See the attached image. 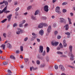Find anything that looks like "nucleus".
<instances>
[{
	"label": "nucleus",
	"instance_id": "nucleus-1",
	"mask_svg": "<svg viewBox=\"0 0 75 75\" xmlns=\"http://www.w3.org/2000/svg\"><path fill=\"white\" fill-rule=\"evenodd\" d=\"M32 35H33V36L31 39V41H34L35 39L37 37V35L35 34L34 33H32Z\"/></svg>",
	"mask_w": 75,
	"mask_h": 75
},
{
	"label": "nucleus",
	"instance_id": "nucleus-2",
	"mask_svg": "<svg viewBox=\"0 0 75 75\" xmlns=\"http://www.w3.org/2000/svg\"><path fill=\"white\" fill-rule=\"evenodd\" d=\"M51 44L53 46L57 47L59 43L58 42H56L54 41H52L51 42Z\"/></svg>",
	"mask_w": 75,
	"mask_h": 75
},
{
	"label": "nucleus",
	"instance_id": "nucleus-3",
	"mask_svg": "<svg viewBox=\"0 0 75 75\" xmlns=\"http://www.w3.org/2000/svg\"><path fill=\"white\" fill-rule=\"evenodd\" d=\"M59 19L60 20V22L61 23H64V24L66 23V20H65V19L63 18H60Z\"/></svg>",
	"mask_w": 75,
	"mask_h": 75
},
{
	"label": "nucleus",
	"instance_id": "nucleus-4",
	"mask_svg": "<svg viewBox=\"0 0 75 75\" xmlns=\"http://www.w3.org/2000/svg\"><path fill=\"white\" fill-rule=\"evenodd\" d=\"M18 31H16L17 34H20V33H22V31H23V30L20 29V28H18Z\"/></svg>",
	"mask_w": 75,
	"mask_h": 75
},
{
	"label": "nucleus",
	"instance_id": "nucleus-5",
	"mask_svg": "<svg viewBox=\"0 0 75 75\" xmlns=\"http://www.w3.org/2000/svg\"><path fill=\"white\" fill-rule=\"evenodd\" d=\"M59 67L62 71H65V68H64V66L62 65H60L59 66Z\"/></svg>",
	"mask_w": 75,
	"mask_h": 75
},
{
	"label": "nucleus",
	"instance_id": "nucleus-6",
	"mask_svg": "<svg viewBox=\"0 0 75 75\" xmlns=\"http://www.w3.org/2000/svg\"><path fill=\"white\" fill-rule=\"evenodd\" d=\"M44 10L46 12L48 11V6L47 5L44 6Z\"/></svg>",
	"mask_w": 75,
	"mask_h": 75
},
{
	"label": "nucleus",
	"instance_id": "nucleus-7",
	"mask_svg": "<svg viewBox=\"0 0 75 75\" xmlns=\"http://www.w3.org/2000/svg\"><path fill=\"white\" fill-rule=\"evenodd\" d=\"M51 26L50 25L48 27V28L47 29V32L48 33H50V32L51 31Z\"/></svg>",
	"mask_w": 75,
	"mask_h": 75
},
{
	"label": "nucleus",
	"instance_id": "nucleus-8",
	"mask_svg": "<svg viewBox=\"0 0 75 75\" xmlns=\"http://www.w3.org/2000/svg\"><path fill=\"white\" fill-rule=\"evenodd\" d=\"M69 55L71 56L70 57V60H71V61L74 60V55L72 54V53L71 52V53H69Z\"/></svg>",
	"mask_w": 75,
	"mask_h": 75
},
{
	"label": "nucleus",
	"instance_id": "nucleus-9",
	"mask_svg": "<svg viewBox=\"0 0 75 75\" xmlns=\"http://www.w3.org/2000/svg\"><path fill=\"white\" fill-rule=\"evenodd\" d=\"M43 27V23H41L39 24L38 25V27L39 28H42Z\"/></svg>",
	"mask_w": 75,
	"mask_h": 75
},
{
	"label": "nucleus",
	"instance_id": "nucleus-10",
	"mask_svg": "<svg viewBox=\"0 0 75 75\" xmlns=\"http://www.w3.org/2000/svg\"><path fill=\"white\" fill-rule=\"evenodd\" d=\"M39 49L40 51L41 52H43V46H40L39 47Z\"/></svg>",
	"mask_w": 75,
	"mask_h": 75
},
{
	"label": "nucleus",
	"instance_id": "nucleus-11",
	"mask_svg": "<svg viewBox=\"0 0 75 75\" xmlns=\"http://www.w3.org/2000/svg\"><path fill=\"white\" fill-rule=\"evenodd\" d=\"M7 9V7H5L4 9L1 11V10H0V14H1V13H3V12H4V11L6 10Z\"/></svg>",
	"mask_w": 75,
	"mask_h": 75
},
{
	"label": "nucleus",
	"instance_id": "nucleus-12",
	"mask_svg": "<svg viewBox=\"0 0 75 75\" xmlns=\"http://www.w3.org/2000/svg\"><path fill=\"white\" fill-rule=\"evenodd\" d=\"M39 34L41 35H42L44 34V30H40L39 31Z\"/></svg>",
	"mask_w": 75,
	"mask_h": 75
},
{
	"label": "nucleus",
	"instance_id": "nucleus-13",
	"mask_svg": "<svg viewBox=\"0 0 75 75\" xmlns=\"http://www.w3.org/2000/svg\"><path fill=\"white\" fill-rule=\"evenodd\" d=\"M7 46L8 48H11V45L9 43H7Z\"/></svg>",
	"mask_w": 75,
	"mask_h": 75
},
{
	"label": "nucleus",
	"instance_id": "nucleus-14",
	"mask_svg": "<svg viewBox=\"0 0 75 75\" xmlns=\"http://www.w3.org/2000/svg\"><path fill=\"white\" fill-rule=\"evenodd\" d=\"M38 14H40V11L39 10H37L35 13V16H36V15Z\"/></svg>",
	"mask_w": 75,
	"mask_h": 75
},
{
	"label": "nucleus",
	"instance_id": "nucleus-15",
	"mask_svg": "<svg viewBox=\"0 0 75 75\" xmlns=\"http://www.w3.org/2000/svg\"><path fill=\"white\" fill-rule=\"evenodd\" d=\"M60 10V7H57V8H56L55 11L56 12H58V11H59Z\"/></svg>",
	"mask_w": 75,
	"mask_h": 75
},
{
	"label": "nucleus",
	"instance_id": "nucleus-16",
	"mask_svg": "<svg viewBox=\"0 0 75 75\" xmlns=\"http://www.w3.org/2000/svg\"><path fill=\"white\" fill-rule=\"evenodd\" d=\"M64 27H65L66 30H68V29L69 28V26H68V25H64Z\"/></svg>",
	"mask_w": 75,
	"mask_h": 75
},
{
	"label": "nucleus",
	"instance_id": "nucleus-17",
	"mask_svg": "<svg viewBox=\"0 0 75 75\" xmlns=\"http://www.w3.org/2000/svg\"><path fill=\"white\" fill-rule=\"evenodd\" d=\"M10 68L12 71H13L15 69V67L12 65H11Z\"/></svg>",
	"mask_w": 75,
	"mask_h": 75
},
{
	"label": "nucleus",
	"instance_id": "nucleus-18",
	"mask_svg": "<svg viewBox=\"0 0 75 75\" xmlns=\"http://www.w3.org/2000/svg\"><path fill=\"white\" fill-rule=\"evenodd\" d=\"M38 58L39 59H41V60H42V56L40 55H39L38 56Z\"/></svg>",
	"mask_w": 75,
	"mask_h": 75
},
{
	"label": "nucleus",
	"instance_id": "nucleus-19",
	"mask_svg": "<svg viewBox=\"0 0 75 75\" xmlns=\"http://www.w3.org/2000/svg\"><path fill=\"white\" fill-rule=\"evenodd\" d=\"M69 49L71 51V52L69 54H71V53H72V46H70L69 47Z\"/></svg>",
	"mask_w": 75,
	"mask_h": 75
},
{
	"label": "nucleus",
	"instance_id": "nucleus-20",
	"mask_svg": "<svg viewBox=\"0 0 75 75\" xmlns=\"http://www.w3.org/2000/svg\"><path fill=\"white\" fill-rule=\"evenodd\" d=\"M12 16V14H10L8 16V20L9 21H10V19L11 18V16Z\"/></svg>",
	"mask_w": 75,
	"mask_h": 75
},
{
	"label": "nucleus",
	"instance_id": "nucleus-21",
	"mask_svg": "<svg viewBox=\"0 0 75 75\" xmlns=\"http://www.w3.org/2000/svg\"><path fill=\"white\" fill-rule=\"evenodd\" d=\"M68 19L69 21V24H72V22H71V19L69 18H68Z\"/></svg>",
	"mask_w": 75,
	"mask_h": 75
},
{
	"label": "nucleus",
	"instance_id": "nucleus-22",
	"mask_svg": "<svg viewBox=\"0 0 75 75\" xmlns=\"http://www.w3.org/2000/svg\"><path fill=\"white\" fill-rule=\"evenodd\" d=\"M8 62H3V65H8Z\"/></svg>",
	"mask_w": 75,
	"mask_h": 75
},
{
	"label": "nucleus",
	"instance_id": "nucleus-23",
	"mask_svg": "<svg viewBox=\"0 0 75 75\" xmlns=\"http://www.w3.org/2000/svg\"><path fill=\"white\" fill-rule=\"evenodd\" d=\"M33 69V70H35V69L34 68V67L32 66V67H30V71H32V69Z\"/></svg>",
	"mask_w": 75,
	"mask_h": 75
},
{
	"label": "nucleus",
	"instance_id": "nucleus-24",
	"mask_svg": "<svg viewBox=\"0 0 75 75\" xmlns=\"http://www.w3.org/2000/svg\"><path fill=\"white\" fill-rule=\"evenodd\" d=\"M59 47H60L61 48H63V46H62V45L61 43H60V45L59 46Z\"/></svg>",
	"mask_w": 75,
	"mask_h": 75
},
{
	"label": "nucleus",
	"instance_id": "nucleus-25",
	"mask_svg": "<svg viewBox=\"0 0 75 75\" xmlns=\"http://www.w3.org/2000/svg\"><path fill=\"white\" fill-rule=\"evenodd\" d=\"M57 54H63V53H62V52H61L60 51H57Z\"/></svg>",
	"mask_w": 75,
	"mask_h": 75
},
{
	"label": "nucleus",
	"instance_id": "nucleus-26",
	"mask_svg": "<svg viewBox=\"0 0 75 75\" xmlns=\"http://www.w3.org/2000/svg\"><path fill=\"white\" fill-rule=\"evenodd\" d=\"M41 18L42 19V20H45L47 19V17H46L42 16V17Z\"/></svg>",
	"mask_w": 75,
	"mask_h": 75
},
{
	"label": "nucleus",
	"instance_id": "nucleus-27",
	"mask_svg": "<svg viewBox=\"0 0 75 75\" xmlns=\"http://www.w3.org/2000/svg\"><path fill=\"white\" fill-rule=\"evenodd\" d=\"M10 58H11V59H16V58H15V57L12 55L10 56Z\"/></svg>",
	"mask_w": 75,
	"mask_h": 75
},
{
	"label": "nucleus",
	"instance_id": "nucleus-28",
	"mask_svg": "<svg viewBox=\"0 0 75 75\" xmlns=\"http://www.w3.org/2000/svg\"><path fill=\"white\" fill-rule=\"evenodd\" d=\"M5 6H6V7H7V6H8V2L7 1H5Z\"/></svg>",
	"mask_w": 75,
	"mask_h": 75
},
{
	"label": "nucleus",
	"instance_id": "nucleus-29",
	"mask_svg": "<svg viewBox=\"0 0 75 75\" xmlns=\"http://www.w3.org/2000/svg\"><path fill=\"white\" fill-rule=\"evenodd\" d=\"M1 47H3V49L4 50V48H5V47H6V46H5V45L3 44L1 46Z\"/></svg>",
	"mask_w": 75,
	"mask_h": 75
},
{
	"label": "nucleus",
	"instance_id": "nucleus-30",
	"mask_svg": "<svg viewBox=\"0 0 75 75\" xmlns=\"http://www.w3.org/2000/svg\"><path fill=\"white\" fill-rule=\"evenodd\" d=\"M6 20H7V19H4L2 21H1V23H4V22H6Z\"/></svg>",
	"mask_w": 75,
	"mask_h": 75
},
{
	"label": "nucleus",
	"instance_id": "nucleus-31",
	"mask_svg": "<svg viewBox=\"0 0 75 75\" xmlns=\"http://www.w3.org/2000/svg\"><path fill=\"white\" fill-rule=\"evenodd\" d=\"M36 63L38 65H40V61L39 60H37L36 61Z\"/></svg>",
	"mask_w": 75,
	"mask_h": 75
},
{
	"label": "nucleus",
	"instance_id": "nucleus-32",
	"mask_svg": "<svg viewBox=\"0 0 75 75\" xmlns=\"http://www.w3.org/2000/svg\"><path fill=\"white\" fill-rule=\"evenodd\" d=\"M47 52H49L50 51V48L48 47H47Z\"/></svg>",
	"mask_w": 75,
	"mask_h": 75
},
{
	"label": "nucleus",
	"instance_id": "nucleus-33",
	"mask_svg": "<svg viewBox=\"0 0 75 75\" xmlns=\"http://www.w3.org/2000/svg\"><path fill=\"white\" fill-rule=\"evenodd\" d=\"M3 35L4 37V38H6V37L7 36V34L6 33H4L3 34Z\"/></svg>",
	"mask_w": 75,
	"mask_h": 75
},
{
	"label": "nucleus",
	"instance_id": "nucleus-34",
	"mask_svg": "<svg viewBox=\"0 0 75 75\" xmlns=\"http://www.w3.org/2000/svg\"><path fill=\"white\" fill-rule=\"evenodd\" d=\"M13 27H16L17 26V23H14L13 25Z\"/></svg>",
	"mask_w": 75,
	"mask_h": 75
},
{
	"label": "nucleus",
	"instance_id": "nucleus-35",
	"mask_svg": "<svg viewBox=\"0 0 75 75\" xmlns=\"http://www.w3.org/2000/svg\"><path fill=\"white\" fill-rule=\"evenodd\" d=\"M65 34H66L67 35H71V33H70L69 32H67V33L66 32L65 33Z\"/></svg>",
	"mask_w": 75,
	"mask_h": 75
},
{
	"label": "nucleus",
	"instance_id": "nucleus-36",
	"mask_svg": "<svg viewBox=\"0 0 75 75\" xmlns=\"http://www.w3.org/2000/svg\"><path fill=\"white\" fill-rule=\"evenodd\" d=\"M24 60L26 62H27L28 61V60H29V59L28 58H25L24 59Z\"/></svg>",
	"mask_w": 75,
	"mask_h": 75
},
{
	"label": "nucleus",
	"instance_id": "nucleus-37",
	"mask_svg": "<svg viewBox=\"0 0 75 75\" xmlns=\"http://www.w3.org/2000/svg\"><path fill=\"white\" fill-rule=\"evenodd\" d=\"M28 37H25L24 39V41H27V40H28Z\"/></svg>",
	"mask_w": 75,
	"mask_h": 75
},
{
	"label": "nucleus",
	"instance_id": "nucleus-38",
	"mask_svg": "<svg viewBox=\"0 0 75 75\" xmlns=\"http://www.w3.org/2000/svg\"><path fill=\"white\" fill-rule=\"evenodd\" d=\"M43 25H44V26H45V27H47L48 25L47 24L45 23H43Z\"/></svg>",
	"mask_w": 75,
	"mask_h": 75
},
{
	"label": "nucleus",
	"instance_id": "nucleus-39",
	"mask_svg": "<svg viewBox=\"0 0 75 75\" xmlns=\"http://www.w3.org/2000/svg\"><path fill=\"white\" fill-rule=\"evenodd\" d=\"M8 72L9 74H11L12 73V72L10 69L8 70Z\"/></svg>",
	"mask_w": 75,
	"mask_h": 75
},
{
	"label": "nucleus",
	"instance_id": "nucleus-40",
	"mask_svg": "<svg viewBox=\"0 0 75 75\" xmlns=\"http://www.w3.org/2000/svg\"><path fill=\"white\" fill-rule=\"evenodd\" d=\"M19 27H23V23H20L19 25Z\"/></svg>",
	"mask_w": 75,
	"mask_h": 75
},
{
	"label": "nucleus",
	"instance_id": "nucleus-41",
	"mask_svg": "<svg viewBox=\"0 0 75 75\" xmlns=\"http://www.w3.org/2000/svg\"><path fill=\"white\" fill-rule=\"evenodd\" d=\"M68 67H69V68H74V67L72 66H71L69 65H68Z\"/></svg>",
	"mask_w": 75,
	"mask_h": 75
},
{
	"label": "nucleus",
	"instance_id": "nucleus-42",
	"mask_svg": "<svg viewBox=\"0 0 75 75\" xmlns=\"http://www.w3.org/2000/svg\"><path fill=\"white\" fill-rule=\"evenodd\" d=\"M44 67H45V64H42L40 66L41 68H42Z\"/></svg>",
	"mask_w": 75,
	"mask_h": 75
},
{
	"label": "nucleus",
	"instance_id": "nucleus-43",
	"mask_svg": "<svg viewBox=\"0 0 75 75\" xmlns=\"http://www.w3.org/2000/svg\"><path fill=\"white\" fill-rule=\"evenodd\" d=\"M21 50V51H23V46H20Z\"/></svg>",
	"mask_w": 75,
	"mask_h": 75
},
{
	"label": "nucleus",
	"instance_id": "nucleus-44",
	"mask_svg": "<svg viewBox=\"0 0 75 75\" xmlns=\"http://www.w3.org/2000/svg\"><path fill=\"white\" fill-rule=\"evenodd\" d=\"M54 68L55 69H57L58 68V66L56 65L54 66Z\"/></svg>",
	"mask_w": 75,
	"mask_h": 75
},
{
	"label": "nucleus",
	"instance_id": "nucleus-45",
	"mask_svg": "<svg viewBox=\"0 0 75 75\" xmlns=\"http://www.w3.org/2000/svg\"><path fill=\"white\" fill-rule=\"evenodd\" d=\"M31 8V6H29L28 7L27 9L28 10Z\"/></svg>",
	"mask_w": 75,
	"mask_h": 75
},
{
	"label": "nucleus",
	"instance_id": "nucleus-46",
	"mask_svg": "<svg viewBox=\"0 0 75 75\" xmlns=\"http://www.w3.org/2000/svg\"><path fill=\"white\" fill-rule=\"evenodd\" d=\"M4 13H9V12H10V11H6V10H5L4 11Z\"/></svg>",
	"mask_w": 75,
	"mask_h": 75
},
{
	"label": "nucleus",
	"instance_id": "nucleus-47",
	"mask_svg": "<svg viewBox=\"0 0 75 75\" xmlns=\"http://www.w3.org/2000/svg\"><path fill=\"white\" fill-rule=\"evenodd\" d=\"M62 11L63 13H66V12H67V10L65 9H63L62 10Z\"/></svg>",
	"mask_w": 75,
	"mask_h": 75
},
{
	"label": "nucleus",
	"instance_id": "nucleus-48",
	"mask_svg": "<svg viewBox=\"0 0 75 75\" xmlns=\"http://www.w3.org/2000/svg\"><path fill=\"white\" fill-rule=\"evenodd\" d=\"M45 55V51L44 50L43 52L42 55H43V56H44Z\"/></svg>",
	"mask_w": 75,
	"mask_h": 75
},
{
	"label": "nucleus",
	"instance_id": "nucleus-49",
	"mask_svg": "<svg viewBox=\"0 0 75 75\" xmlns=\"http://www.w3.org/2000/svg\"><path fill=\"white\" fill-rule=\"evenodd\" d=\"M67 4V3L66 2H64L62 3V5H66Z\"/></svg>",
	"mask_w": 75,
	"mask_h": 75
},
{
	"label": "nucleus",
	"instance_id": "nucleus-50",
	"mask_svg": "<svg viewBox=\"0 0 75 75\" xmlns=\"http://www.w3.org/2000/svg\"><path fill=\"white\" fill-rule=\"evenodd\" d=\"M63 45L64 47H67V44L66 43H63Z\"/></svg>",
	"mask_w": 75,
	"mask_h": 75
},
{
	"label": "nucleus",
	"instance_id": "nucleus-51",
	"mask_svg": "<svg viewBox=\"0 0 75 75\" xmlns=\"http://www.w3.org/2000/svg\"><path fill=\"white\" fill-rule=\"evenodd\" d=\"M32 18H33V20H36V18H35V17H34V16H32Z\"/></svg>",
	"mask_w": 75,
	"mask_h": 75
},
{
	"label": "nucleus",
	"instance_id": "nucleus-52",
	"mask_svg": "<svg viewBox=\"0 0 75 75\" xmlns=\"http://www.w3.org/2000/svg\"><path fill=\"white\" fill-rule=\"evenodd\" d=\"M19 8H20L19 7L17 8H16V9H15V11H18V10H19Z\"/></svg>",
	"mask_w": 75,
	"mask_h": 75
},
{
	"label": "nucleus",
	"instance_id": "nucleus-53",
	"mask_svg": "<svg viewBox=\"0 0 75 75\" xmlns=\"http://www.w3.org/2000/svg\"><path fill=\"white\" fill-rule=\"evenodd\" d=\"M27 26H28V24L27 23H26L24 25L25 27H27Z\"/></svg>",
	"mask_w": 75,
	"mask_h": 75
},
{
	"label": "nucleus",
	"instance_id": "nucleus-54",
	"mask_svg": "<svg viewBox=\"0 0 75 75\" xmlns=\"http://www.w3.org/2000/svg\"><path fill=\"white\" fill-rule=\"evenodd\" d=\"M61 37L60 36H58L57 37V39H58V40H59V39H60V38H61Z\"/></svg>",
	"mask_w": 75,
	"mask_h": 75
},
{
	"label": "nucleus",
	"instance_id": "nucleus-55",
	"mask_svg": "<svg viewBox=\"0 0 75 75\" xmlns=\"http://www.w3.org/2000/svg\"><path fill=\"white\" fill-rule=\"evenodd\" d=\"M4 3L5 1H3L2 2H1L0 3V4H4Z\"/></svg>",
	"mask_w": 75,
	"mask_h": 75
},
{
	"label": "nucleus",
	"instance_id": "nucleus-56",
	"mask_svg": "<svg viewBox=\"0 0 75 75\" xmlns=\"http://www.w3.org/2000/svg\"><path fill=\"white\" fill-rule=\"evenodd\" d=\"M57 13H58V14H61V11H59L58 12H57Z\"/></svg>",
	"mask_w": 75,
	"mask_h": 75
},
{
	"label": "nucleus",
	"instance_id": "nucleus-57",
	"mask_svg": "<svg viewBox=\"0 0 75 75\" xmlns=\"http://www.w3.org/2000/svg\"><path fill=\"white\" fill-rule=\"evenodd\" d=\"M58 33V32L57 31H55L54 32V34L55 35H57Z\"/></svg>",
	"mask_w": 75,
	"mask_h": 75
},
{
	"label": "nucleus",
	"instance_id": "nucleus-58",
	"mask_svg": "<svg viewBox=\"0 0 75 75\" xmlns=\"http://www.w3.org/2000/svg\"><path fill=\"white\" fill-rule=\"evenodd\" d=\"M23 24H24V23H25L26 22L25 20H23Z\"/></svg>",
	"mask_w": 75,
	"mask_h": 75
},
{
	"label": "nucleus",
	"instance_id": "nucleus-59",
	"mask_svg": "<svg viewBox=\"0 0 75 75\" xmlns=\"http://www.w3.org/2000/svg\"><path fill=\"white\" fill-rule=\"evenodd\" d=\"M61 48L59 46V47L57 48V50H60V49H61Z\"/></svg>",
	"mask_w": 75,
	"mask_h": 75
},
{
	"label": "nucleus",
	"instance_id": "nucleus-60",
	"mask_svg": "<svg viewBox=\"0 0 75 75\" xmlns=\"http://www.w3.org/2000/svg\"><path fill=\"white\" fill-rule=\"evenodd\" d=\"M16 53L17 54H18V53H19V51L18 50H16Z\"/></svg>",
	"mask_w": 75,
	"mask_h": 75
},
{
	"label": "nucleus",
	"instance_id": "nucleus-61",
	"mask_svg": "<svg viewBox=\"0 0 75 75\" xmlns=\"http://www.w3.org/2000/svg\"><path fill=\"white\" fill-rule=\"evenodd\" d=\"M11 36V34H9L7 35L8 37H10Z\"/></svg>",
	"mask_w": 75,
	"mask_h": 75
},
{
	"label": "nucleus",
	"instance_id": "nucleus-62",
	"mask_svg": "<svg viewBox=\"0 0 75 75\" xmlns=\"http://www.w3.org/2000/svg\"><path fill=\"white\" fill-rule=\"evenodd\" d=\"M53 27L55 28V27H56V24L54 23L53 24Z\"/></svg>",
	"mask_w": 75,
	"mask_h": 75
},
{
	"label": "nucleus",
	"instance_id": "nucleus-63",
	"mask_svg": "<svg viewBox=\"0 0 75 75\" xmlns=\"http://www.w3.org/2000/svg\"><path fill=\"white\" fill-rule=\"evenodd\" d=\"M38 42H40V39H38L37 40Z\"/></svg>",
	"mask_w": 75,
	"mask_h": 75
},
{
	"label": "nucleus",
	"instance_id": "nucleus-64",
	"mask_svg": "<svg viewBox=\"0 0 75 75\" xmlns=\"http://www.w3.org/2000/svg\"><path fill=\"white\" fill-rule=\"evenodd\" d=\"M63 43H66V41L65 40H63Z\"/></svg>",
	"mask_w": 75,
	"mask_h": 75
}]
</instances>
